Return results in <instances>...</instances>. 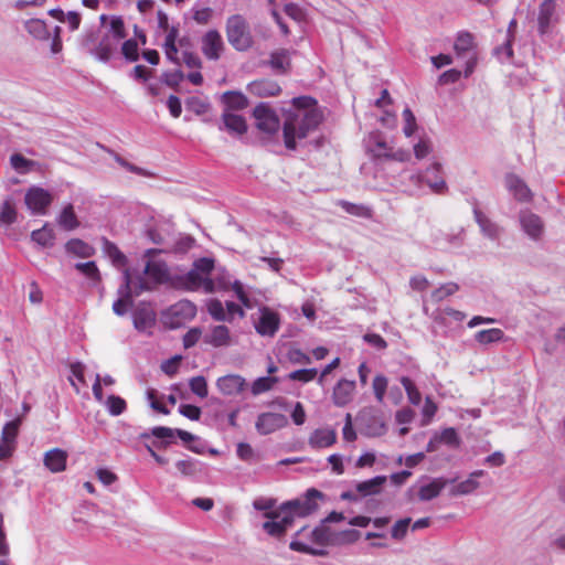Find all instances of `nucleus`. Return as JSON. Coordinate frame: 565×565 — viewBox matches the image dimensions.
<instances>
[{"label": "nucleus", "instance_id": "nucleus-7", "mask_svg": "<svg viewBox=\"0 0 565 565\" xmlns=\"http://www.w3.org/2000/svg\"><path fill=\"white\" fill-rule=\"evenodd\" d=\"M24 201L33 214L44 215L53 202V196L43 188L32 186L26 191Z\"/></svg>", "mask_w": 565, "mask_h": 565}, {"label": "nucleus", "instance_id": "nucleus-33", "mask_svg": "<svg viewBox=\"0 0 565 565\" xmlns=\"http://www.w3.org/2000/svg\"><path fill=\"white\" fill-rule=\"evenodd\" d=\"M31 239L39 246L49 248L54 245L55 233L52 227L44 224L42 228L35 230L31 233Z\"/></svg>", "mask_w": 565, "mask_h": 565}, {"label": "nucleus", "instance_id": "nucleus-55", "mask_svg": "<svg viewBox=\"0 0 565 565\" xmlns=\"http://www.w3.org/2000/svg\"><path fill=\"white\" fill-rule=\"evenodd\" d=\"M207 311L216 321H224L227 319L223 303L218 299H213L209 302Z\"/></svg>", "mask_w": 565, "mask_h": 565}, {"label": "nucleus", "instance_id": "nucleus-40", "mask_svg": "<svg viewBox=\"0 0 565 565\" xmlns=\"http://www.w3.org/2000/svg\"><path fill=\"white\" fill-rule=\"evenodd\" d=\"M458 290H459L458 284L452 282V281L446 282V284L441 285L440 287L436 288L430 294V300L434 303H438V302L443 301L444 299H446L447 297L452 296Z\"/></svg>", "mask_w": 565, "mask_h": 565}, {"label": "nucleus", "instance_id": "nucleus-14", "mask_svg": "<svg viewBox=\"0 0 565 565\" xmlns=\"http://www.w3.org/2000/svg\"><path fill=\"white\" fill-rule=\"evenodd\" d=\"M425 182L434 193L444 194L448 191L447 183L443 175V166L439 162H434L428 167L423 175Z\"/></svg>", "mask_w": 565, "mask_h": 565}, {"label": "nucleus", "instance_id": "nucleus-3", "mask_svg": "<svg viewBox=\"0 0 565 565\" xmlns=\"http://www.w3.org/2000/svg\"><path fill=\"white\" fill-rule=\"evenodd\" d=\"M225 33L228 43L236 51H247L254 44L249 24L245 17L242 14L237 13L227 18L225 24Z\"/></svg>", "mask_w": 565, "mask_h": 565}, {"label": "nucleus", "instance_id": "nucleus-41", "mask_svg": "<svg viewBox=\"0 0 565 565\" xmlns=\"http://www.w3.org/2000/svg\"><path fill=\"white\" fill-rule=\"evenodd\" d=\"M223 102L228 109L241 110L247 106L246 97L238 92H226L223 94Z\"/></svg>", "mask_w": 565, "mask_h": 565}, {"label": "nucleus", "instance_id": "nucleus-53", "mask_svg": "<svg viewBox=\"0 0 565 565\" xmlns=\"http://www.w3.org/2000/svg\"><path fill=\"white\" fill-rule=\"evenodd\" d=\"M75 268L83 275H85L87 278H90L95 281L100 280V274L95 262L77 263L75 265Z\"/></svg>", "mask_w": 565, "mask_h": 565}, {"label": "nucleus", "instance_id": "nucleus-11", "mask_svg": "<svg viewBox=\"0 0 565 565\" xmlns=\"http://www.w3.org/2000/svg\"><path fill=\"white\" fill-rule=\"evenodd\" d=\"M265 516L271 521L264 523V530L275 537H280L285 534L287 529L294 523L292 515L281 512V507L276 511L266 512Z\"/></svg>", "mask_w": 565, "mask_h": 565}, {"label": "nucleus", "instance_id": "nucleus-32", "mask_svg": "<svg viewBox=\"0 0 565 565\" xmlns=\"http://www.w3.org/2000/svg\"><path fill=\"white\" fill-rule=\"evenodd\" d=\"M10 166L17 173L26 174L34 171L39 167V163L23 157L21 153H13L10 157Z\"/></svg>", "mask_w": 565, "mask_h": 565}, {"label": "nucleus", "instance_id": "nucleus-51", "mask_svg": "<svg viewBox=\"0 0 565 565\" xmlns=\"http://www.w3.org/2000/svg\"><path fill=\"white\" fill-rule=\"evenodd\" d=\"M121 53L129 62H136L139 58L138 43L134 39L126 40L121 45Z\"/></svg>", "mask_w": 565, "mask_h": 565}, {"label": "nucleus", "instance_id": "nucleus-63", "mask_svg": "<svg viewBox=\"0 0 565 565\" xmlns=\"http://www.w3.org/2000/svg\"><path fill=\"white\" fill-rule=\"evenodd\" d=\"M202 337L200 328H192L183 335V347L190 349L194 347Z\"/></svg>", "mask_w": 565, "mask_h": 565}, {"label": "nucleus", "instance_id": "nucleus-4", "mask_svg": "<svg viewBox=\"0 0 565 565\" xmlns=\"http://www.w3.org/2000/svg\"><path fill=\"white\" fill-rule=\"evenodd\" d=\"M323 498L324 494L321 491L310 488L306 491L303 499H296L282 503L280 505L281 512L291 514L294 522L296 516L305 518L316 512L319 508L318 501L323 500Z\"/></svg>", "mask_w": 565, "mask_h": 565}, {"label": "nucleus", "instance_id": "nucleus-2", "mask_svg": "<svg viewBox=\"0 0 565 565\" xmlns=\"http://www.w3.org/2000/svg\"><path fill=\"white\" fill-rule=\"evenodd\" d=\"M214 269V259L202 257L193 263L192 268L183 276V286L191 291L202 289L206 294L215 291L214 280L210 277Z\"/></svg>", "mask_w": 565, "mask_h": 565}, {"label": "nucleus", "instance_id": "nucleus-47", "mask_svg": "<svg viewBox=\"0 0 565 565\" xmlns=\"http://www.w3.org/2000/svg\"><path fill=\"white\" fill-rule=\"evenodd\" d=\"M190 390L193 394L201 398H205L209 394L207 382L204 376H194L189 382Z\"/></svg>", "mask_w": 565, "mask_h": 565}, {"label": "nucleus", "instance_id": "nucleus-5", "mask_svg": "<svg viewBox=\"0 0 565 565\" xmlns=\"http://www.w3.org/2000/svg\"><path fill=\"white\" fill-rule=\"evenodd\" d=\"M30 407L23 404V413L17 418L10 420L2 427V459L11 457L17 447V436L22 423V417L29 412Z\"/></svg>", "mask_w": 565, "mask_h": 565}, {"label": "nucleus", "instance_id": "nucleus-21", "mask_svg": "<svg viewBox=\"0 0 565 565\" xmlns=\"http://www.w3.org/2000/svg\"><path fill=\"white\" fill-rule=\"evenodd\" d=\"M248 88L253 95L259 97L277 96L281 92L277 82L267 78L252 82Z\"/></svg>", "mask_w": 565, "mask_h": 565}, {"label": "nucleus", "instance_id": "nucleus-17", "mask_svg": "<svg viewBox=\"0 0 565 565\" xmlns=\"http://www.w3.org/2000/svg\"><path fill=\"white\" fill-rule=\"evenodd\" d=\"M335 441L337 433L330 428L315 429L308 438V444L312 449L328 448L333 446Z\"/></svg>", "mask_w": 565, "mask_h": 565}, {"label": "nucleus", "instance_id": "nucleus-52", "mask_svg": "<svg viewBox=\"0 0 565 565\" xmlns=\"http://www.w3.org/2000/svg\"><path fill=\"white\" fill-rule=\"evenodd\" d=\"M318 371L317 369H301L292 371L288 374V379L291 381H299L302 383H308L313 381L317 377Z\"/></svg>", "mask_w": 565, "mask_h": 565}, {"label": "nucleus", "instance_id": "nucleus-1", "mask_svg": "<svg viewBox=\"0 0 565 565\" xmlns=\"http://www.w3.org/2000/svg\"><path fill=\"white\" fill-rule=\"evenodd\" d=\"M292 107L285 111L282 124L284 145L288 150L297 149V140L307 138L323 121V113L315 98L295 97Z\"/></svg>", "mask_w": 565, "mask_h": 565}, {"label": "nucleus", "instance_id": "nucleus-46", "mask_svg": "<svg viewBox=\"0 0 565 565\" xmlns=\"http://www.w3.org/2000/svg\"><path fill=\"white\" fill-rule=\"evenodd\" d=\"M339 206H341L347 213L361 217H371L372 210L362 204H355L348 201H339Z\"/></svg>", "mask_w": 565, "mask_h": 565}, {"label": "nucleus", "instance_id": "nucleus-39", "mask_svg": "<svg viewBox=\"0 0 565 565\" xmlns=\"http://www.w3.org/2000/svg\"><path fill=\"white\" fill-rule=\"evenodd\" d=\"M145 273L157 282H162L168 278V269L160 262H148Z\"/></svg>", "mask_w": 565, "mask_h": 565}, {"label": "nucleus", "instance_id": "nucleus-30", "mask_svg": "<svg viewBox=\"0 0 565 565\" xmlns=\"http://www.w3.org/2000/svg\"><path fill=\"white\" fill-rule=\"evenodd\" d=\"M447 484V480L443 478L434 479L430 483L422 486L418 491V498L422 501H428L438 497Z\"/></svg>", "mask_w": 565, "mask_h": 565}, {"label": "nucleus", "instance_id": "nucleus-48", "mask_svg": "<svg viewBox=\"0 0 565 565\" xmlns=\"http://www.w3.org/2000/svg\"><path fill=\"white\" fill-rule=\"evenodd\" d=\"M178 470L186 477H191L200 472L201 462L193 459L179 460L175 463Z\"/></svg>", "mask_w": 565, "mask_h": 565}, {"label": "nucleus", "instance_id": "nucleus-8", "mask_svg": "<svg viewBox=\"0 0 565 565\" xmlns=\"http://www.w3.org/2000/svg\"><path fill=\"white\" fill-rule=\"evenodd\" d=\"M196 315V307L188 301H179L175 305L171 306L166 315L167 323L171 328H179L184 322L193 319Z\"/></svg>", "mask_w": 565, "mask_h": 565}, {"label": "nucleus", "instance_id": "nucleus-50", "mask_svg": "<svg viewBox=\"0 0 565 565\" xmlns=\"http://www.w3.org/2000/svg\"><path fill=\"white\" fill-rule=\"evenodd\" d=\"M310 537L313 543L326 546L330 544L331 533L327 526L321 525L311 531Z\"/></svg>", "mask_w": 565, "mask_h": 565}, {"label": "nucleus", "instance_id": "nucleus-9", "mask_svg": "<svg viewBox=\"0 0 565 565\" xmlns=\"http://www.w3.org/2000/svg\"><path fill=\"white\" fill-rule=\"evenodd\" d=\"M96 46L92 50V53L100 61L108 62L114 53L117 51L118 41L110 36V32L103 34L99 39L94 33H90L86 38V43H93L97 41Z\"/></svg>", "mask_w": 565, "mask_h": 565}, {"label": "nucleus", "instance_id": "nucleus-58", "mask_svg": "<svg viewBox=\"0 0 565 565\" xmlns=\"http://www.w3.org/2000/svg\"><path fill=\"white\" fill-rule=\"evenodd\" d=\"M287 359L292 364H305L306 365V364L311 363L310 356L297 348H291L288 350Z\"/></svg>", "mask_w": 565, "mask_h": 565}, {"label": "nucleus", "instance_id": "nucleus-29", "mask_svg": "<svg viewBox=\"0 0 565 565\" xmlns=\"http://www.w3.org/2000/svg\"><path fill=\"white\" fill-rule=\"evenodd\" d=\"M225 128L233 134L243 135L247 131V124L243 116L225 111L222 116Z\"/></svg>", "mask_w": 565, "mask_h": 565}, {"label": "nucleus", "instance_id": "nucleus-49", "mask_svg": "<svg viewBox=\"0 0 565 565\" xmlns=\"http://www.w3.org/2000/svg\"><path fill=\"white\" fill-rule=\"evenodd\" d=\"M106 405H107L109 414L113 416H119L127 408L126 401L117 395L108 396Z\"/></svg>", "mask_w": 565, "mask_h": 565}, {"label": "nucleus", "instance_id": "nucleus-62", "mask_svg": "<svg viewBox=\"0 0 565 565\" xmlns=\"http://www.w3.org/2000/svg\"><path fill=\"white\" fill-rule=\"evenodd\" d=\"M147 397L150 402L151 408L161 413L163 415H168L170 411L158 399V392L154 388H149L147 391Z\"/></svg>", "mask_w": 565, "mask_h": 565}, {"label": "nucleus", "instance_id": "nucleus-60", "mask_svg": "<svg viewBox=\"0 0 565 565\" xmlns=\"http://www.w3.org/2000/svg\"><path fill=\"white\" fill-rule=\"evenodd\" d=\"M411 522V518L398 520L392 527V537L395 540H403L407 533Z\"/></svg>", "mask_w": 565, "mask_h": 565}, {"label": "nucleus", "instance_id": "nucleus-54", "mask_svg": "<svg viewBox=\"0 0 565 565\" xmlns=\"http://www.w3.org/2000/svg\"><path fill=\"white\" fill-rule=\"evenodd\" d=\"M289 547L292 551L309 554V555H315V556H326L328 554L326 550L313 548V547L307 545L306 543L297 541V540L291 541L289 544Z\"/></svg>", "mask_w": 565, "mask_h": 565}, {"label": "nucleus", "instance_id": "nucleus-28", "mask_svg": "<svg viewBox=\"0 0 565 565\" xmlns=\"http://www.w3.org/2000/svg\"><path fill=\"white\" fill-rule=\"evenodd\" d=\"M65 249L68 254L82 258H89L95 254V248L88 243L79 239L72 238L65 244Z\"/></svg>", "mask_w": 565, "mask_h": 565}, {"label": "nucleus", "instance_id": "nucleus-19", "mask_svg": "<svg viewBox=\"0 0 565 565\" xmlns=\"http://www.w3.org/2000/svg\"><path fill=\"white\" fill-rule=\"evenodd\" d=\"M505 184L513 196L520 202H529L532 200V192L522 179L510 173L505 177Z\"/></svg>", "mask_w": 565, "mask_h": 565}, {"label": "nucleus", "instance_id": "nucleus-34", "mask_svg": "<svg viewBox=\"0 0 565 565\" xmlns=\"http://www.w3.org/2000/svg\"><path fill=\"white\" fill-rule=\"evenodd\" d=\"M57 224L65 231H73L79 226L78 218L72 204L64 206L57 217Z\"/></svg>", "mask_w": 565, "mask_h": 565}, {"label": "nucleus", "instance_id": "nucleus-22", "mask_svg": "<svg viewBox=\"0 0 565 565\" xmlns=\"http://www.w3.org/2000/svg\"><path fill=\"white\" fill-rule=\"evenodd\" d=\"M203 340L214 348L227 347L231 344L230 329L224 324L215 326L209 334L204 335Z\"/></svg>", "mask_w": 565, "mask_h": 565}, {"label": "nucleus", "instance_id": "nucleus-6", "mask_svg": "<svg viewBox=\"0 0 565 565\" xmlns=\"http://www.w3.org/2000/svg\"><path fill=\"white\" fill-rule=\"evenodd\" d=\"M254 118L256 120V127L267 134L275 135L278 132L280 127L279 118L274 109L265 104H259L254 108Z\"/></svg>", "mask_w": 565, "mask_h": 565}, {"label": "nucleus", "instance_id": "nucleus-26", "mask_svg": "<svg viewBox=\"0 0 565 565\" xmlns=\"http://www.w3.org/2000/svg\"><path fill=\"white\" fill-rule=\"evenodd\" d=\"M484 475L483 470H476L470 473L469 478L465 481L456 484L450 489V495L457 497V495H465L473 492L478 487L479 482L477 481V478L482 477Z\"/></svg>", "mask_w": 565, "mask_h": 565}, {"label": "nucleus", "instance_id": "nucleus-12", "mask_svg": "<svg viewBox=\"0 0 565 565\" xmlns=\"http://www.w3.org/2000/svg\"><path fill=\"white\" fill-rule=\"evenodd\" d=\"M280 326V317L271 309L264 307L260 309V317L255 323V329L263 337H274Z\"/></svg>", "mask_w": 565, "mask_h": 565}, {"label": "nucleus", "instance_id": "nucleus-25", "mask_svg": "<svg viewBox=\"0 0 565 565\" xmlns=\"http://www.w3.org/2000/svg\"><path fill=\"white\" fill-rule=\"evenodd\" d=\"M134 327L141 332L150 330L156 323V313L149 308H138L132 316Z\"/></svg>", "mask_w": 565, "mask_h": 565}, {"label": "nucleus", "instance_id": "nucleus-23", "mask_svg": "<svg viewBox=\"0 0 565 565\" xmlns=\"http://www.w3.org/2000/svg\"><path fill=\"white\" fill-rule=\"evenodd\" d=\"M374 156L377 158H386L390 160H396V161H406L409 157L408 152L405 150H397L394 151L393 147L388 145L383 139H379L375 142V148L373 149Z\"/></svg>", "mask_w": 565, "mask_h": 565}, {"label": "nucleus", "instance_id": "nucleus-64", "mask_svg": "<svg viewBox=\"0 0 565 565\" xmlns=\"http://www.w3.org/2000/svg\"><path fill=\"white\" fill-rule=\"evenodd\" d=\"M179 412L181 415L191 420H199L201 417V408L195 405L182 404L179 407Z\"/></svg>", "mask_w": 565, "mask_h": 565}, {"label": "nucleus", "instance_id": "nucleus-13", "mask_svg": "<svg viewBox=\"0 0 565 565\" xmlns=\"http://www.w3.org/2000/svg\"><path fill=\"white\" fill-rule=\"evenodd\" d=\"M216 387L225 396H235L246 390L247 382L239 374H226L216 380Z\"/></svg>", "mask_w": 565, "mask_h": 565}, {"label": "nucleus", "instance_id": "nucleus-20", "mask_svg": "<svg viewBox=\"0 0 565 565\" xmlns=\"http://www.w3.org/2000/svg\"><path fill=\"white\" fill-rule=\"evenodd\" d=\"M268 64L277 73H288L291 68V52L287 49H278L271 52Z\"/></svg>", "mask_w": 565, "mask_h": 565}, {"label": "nucleus", "instance_id": "nucleus-37", "mask_svg": "<svg viewBox=\"0 0 565 565\" xmlns=\"http://www.w3.org/2000/svg\"><path fill=\"white\" fill-rule=\"evenodd\" d=\"M25 29L34 39L38 40H47L50 36L45 22L40 19H31L26 21Z\"/></svg>", "mask_w": 565, "mask_h": 565}, {"label": "nucleus", "instance_id": "nucleus-44", "mask_svg": "<svg viewBox=\"0 0 565 565\" xmlns=\"http://www.w3.org/2000/svg\"><path fill=\"white\" fill-rule=\"evenodd\" d=\"M388 386V380L384 374H376L372 382V390L377 403L382 404Z\"/></svg>", "mask_w": 565, "mask_h": 565}, {"label": "nucleus", "instance_id": "nucleus-43", "mask_svg": "<svg viewBox=\"0 0 565 565\" xmlns=\"http://www.w3.org/2000/svg\"><path fill=\"white\" fill-rule=\"evenodd\" d=\"M399 381L407 394L409 403L416 406L419 405L422 402V394L413 380L407 376H402Z\"/></svg>", "mask_w": 565, "mask_h": 565}, {"label": "nucleus", "instance_id": "nucleus-15", "mask_svg": "<svg viewBox=\"0 0 565 565\" xmlns=\"http://www.w3.org/2000/svg\"><path fill=\"white\" fill-rule=\"evenodd\" d=\"M356 384L355 381L341 379L332 392L333 404L338 407H344L350 404L355 394Z\"/></svg>", "mask_w": 565, "mask_h": 565}, {"label": "nucleus", "instance_id": "nucleus-38", "mask_svg": "<svg viewBox=\"0 0 565 565\" xmlns=\"http://www.w3.org/2000/svg\"><path fill=\"white\" fill-rule=\"evenodd\" d=\"M476 221L481 231L490 238H497L500 234V228L497 224L492 223L482 212L475 211Z\"/></svg>", "mask_w": 565, "mask_h": 565}, {"label": "nucleus", "instance_id": "nucleus-18", "mask_svg": "<svg viewBox=\"0 0 565 565\" xmlns=\"http://www.w3.org/2000/svg\"><path fill=\"white\" fill-rule=\"evenodd\" d=\"M67 452L61 448L50 449L44 454V466L53 473L62 472L66 469Z\"/></svg>", "mask_w": 565, "mask_h": 565}, {"label": "nucleus", "instance_id": "nucleus-36", "mask_svg": "<svg viewBox=\"0 0 565 565\" xmlns=\"http://www.w3.org/2000/svg\"><path fill=\"white\" fill-rule=\"evenodd\" d=\"M504 339V332L499 328L480 330L475 334V340L480 344L500 342Z\"/></svg>", "mask_w": 565, "mask_h": 565}, {"label": "nucleus", "instance_id": "nucleus-31", "mask_svg": "<svg viewBox=\"0 0 565 565\" xmlns=\"http://www.w3.org/2000/svg\"><path fill=\"white\" fill-rule=\"evenodd\" d=\"M386 482L385 476H377L370 480H365L362 482H359L356 484V491L366 497L372 494H377L381 492L382 486Z\"/></svg>", "mask_w": 565, "mask_h": 565}, {"label": "nucleus", "instance_id": "nucleus-42", "mask_svg": "<svg viewBox=\"0 0 565 565\" xmlns=\"http://www.w3.org/2000/svg\"><path fill=\"white\" fill-rule=\"evenodd\" d=\"M104 250L107 256L111 259L113 264L116 266H125L127 263L126 256L121 253V250L117 247L116 244L104 238Z\"/></svg>", "mask_w": 565, "mask_h": 565}, {"label": "nucleus", "instance_id": "nucleus-35", "mask_svg": "<svg viewBox=\"0 0 565 565\" xmlns=\"http://www.w3.org/2000/svg\"><path fill=\"white\" fill-rule=\"evenodd\" d=\"M475 38L469 32H460L455 41V52L458 56H463L466 53L473 50Z\"/></svg>", "mask_w": 565, "mask_h": 565}, {"label": "nucleus", "instance_id": "nucleus-61", "mask_svg": "<svg viewBox=\"0 0 565 565\" xmlns=\"http://www.w3.org/2000/svg\"><path fill=\"white\" fill-rule=\"evenodd\" d=\"M212 279L214 280L215 284V291H226L230 289L232 285L231 276L225 269L218 270L215 278Z\"/></svg>", "mask_w": 565, "mask_h": 565}, {"label": "nucleus", "instance_id": "nucleus-10", "mask_svg": "<svg viewBox=\"0 0 565 565\" xmlns=\"http://www.w3.org/2000/svg\"><path fill=\"white\" fill-rule=\"evenodd\" d=\"M225 50V44L221 33L217 30H209L201 39V51L210 61L221 58Z\"/></svg>", "mask_w": 565, "mask_h": 565}, {"label": "nucleus", "instance_id": "nucleus-16", "mask_svg": "<svg viewBox=\"0 0 565 565\" xmlns=\"http://www.w3.org/2000/svg\"><path fill=\"white\" fill-rule=\"evenodd\" d=\"M287 425V417L278 413H263L258 416L256 428L260 434L267 435Z\"/></svg>", "mask_w": 565, "mask_h": 565}, {"label": "nucleus", "instance_id": "nucleus-45", "mask_svg": "<svg viewBox=\"0 0 565 565\" xmlns=\"http://www.w3.org/2000/svg\"><path fill=\"white\" fill-rule=\"evenodd\" d=\"M277 382H278L277 377H271V376L258 377L252 384V387H250L252 394L256 396V395L263 394L265 392H268L274 387V385Z\"/></svg>", "mask_w": 565, "mask_h": 565}, {"label": "nucleus", "instance_id": "nucleus-57", "mask_svg": "<svg viewBox=\"0 0 565 565\" xmlns=\"http://www.w3.org/2000/svg\"><path fill=\"white\" fill-rule=\"evenodd\" d=\"M403 118L405 121L403 132L406 137H411L417 129L416 118L409 108L403 110Z\"/></svg>", "mask_w": 565, "mask_h": 565}, {"label": "nucleus", "instance_id": "nucleus-56", "mask_svg": "<svg viewBox=\"0 0 565 565\" xmlns=\"http://www.w3.org/2000/svg\"><path fill=\"white\" fill-rule=\"evenodd\" d=\"M110 36H114L118 42L126 38V29L124 20L120 17H115L110 21Z\"/></svg>", "mask_w": 565, "mask_h": 565}, {"label": "nucleus", "instance_id": "nucleus-27", "mask_svg": "<svg viewBox=\"0 0 565 565\" xmlns=\"http://www.w3.org/2000/svg\"><path fill=\"white\" fill-rule=\"evenodd\" d=\"M520 221H521L523 230L532 238H537L541 235V233L543 231V224H542L540 216H537L531 212H523L520 216Z\"/></svg>", "mask_w": 565, "mask_h": 565}, {"label": "nucleus", "instance_id": "nucleus-59", "mask_svg": "<svg viewBox=\"0 0 565 565\" xmlns=\"http://www.w3.org/2000/svg\"><path fill=\"white\" fill-rule=\"evenodd\" d=\"M438 441L444 443L449 446L458 447L460 444V439L455 428H445L440 435L438 436Z\"/></svg>", "mask_w": 565, "mask_h": 565}, {"label": "nucleus", "instance_id": "nucleus-24", "mask_svg": "<svg viewBox=\"0 0 565 565\" xmlns=\"http://www.w3.org/2000/svg\"><path fill=\"white\" fill-rule=\"evenodd\" d=\"M556 3L555 0H544L539 8V31L541 34L548 32L552 18L555 14Z\"/></svg>", "mask_w": 565, "mask_h": 565}]
</instances>
